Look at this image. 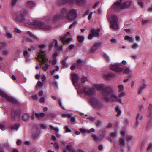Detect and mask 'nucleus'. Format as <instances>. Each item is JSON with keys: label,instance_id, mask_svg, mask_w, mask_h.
Masks as SVG:
<instances>
[{"label": "nucleus", "instance_id": "34", "mask_svg": "<svg viewBox=\"0 0 152 152\" xmlns=\"http://www.w3.org/2000/svg\"><path fill=\"white\" fill-rule=\"evenodd\" d=\"M6 36L8 38H11L13 37L12 34L9 32H7L5 33Z\"/></svg>", "mask_w": 152, "mask_h": 152}, {"label": "nucleus", "instance_id": "33", "mask_svg": "<svg viewBox=\"0 0 152 152\" xmlns=\"http://www.w3.org/2000/svg\"><path fill=\"white\" fill-rule=\"evenodd\" d=\"M119 142L120 144L122 146H125V142L123 137L121 138L119 140Z\"/></svg>", "mask_w": 152, "mask_h": 152}, {"label": "nucleus", "instance_id": "23", "mask_svg": "<svg viewBox=\"0 0 152 152\" xmlns=\"http://www.w3.org/2000/svg\"><path fill=\"white\" fill-rule=\"evenodd\" d=\"M143 118V117L142 115H140L139 113H138L137 115L136 118V124L137 126L139 124L138 121L139 120H142Z\"/></svg>", "mask_w": 152, "mask_h": 152}, {"label": "nucleus", "instance_id": "21", "mask_svg": "<svg viewBox=\"0 0 152 152\" xmlns=\"http://www.w3.org/2000/svg\"><path fill=\"white\" fill-rule=\"evenodd\" d=\"M152 107V105L151 104H149V106L148 109V113L147 114V116L150 117L151 116L152 113L151 111V108Z\"/></svg>", "mask_w": 152, "mask_h": 152}, {"label": "nucleus", "instance_id": "14", "mask_svg": "<svg viewBox=\"0 0 152 152\" xmlns=\"http://www.w3.org/2000/svg\"><path fill=\"white\" fill-rule=\"evenodd\" d=\"M68 13L67 10L66 8H63L61 9L60 13L58 14L62 18H64L67 16Z\"/></svg>", "mask_w": 152, "mask_h": 152}, {"label": "nucleus", "instance_id": "58", "mask_svg": "<svg viewBox=\"0 0 152 152\" xmlns=\"http://www.w3.org/2000/svg\"><path fill=\"white\" fill-rule=\"evenodd\" d=\"M82 63V61L81 60H78L77 61V67L80 66V64Z\"/></svg>", "mask_w": 152, "mask_h": 152}, {"label": "nucleus", "instance_id": "45", "mask_svg": "<svg viewBox=\"0 0 152 152\" xmlns=\"http://www.w3.org/2000/svg\"><path fill=\"white\" fill-rule=\"evenodd\" d=\"M23 54L24 56L26 58L29 57V55L27 50L25 51L24 52Z\"/></svg>", "mask_w": 152, "mask_h": 152}, {"label": "nucleus", "instance_id": "39", "mask_svg": "<svg viewBox=\"0 0 152 152\" xmlns=\"http://www.w3.org/2000/svg\"><path fill=\"white\" fill-rule=\"evenodd\" d=\"M58 104H59L60 107L63 109H65V108L62 106V99L61 98H60L58 99Z\"/></svg>", "mask_w": 152, "mask_h": 152}, {"label": "nucleus", "instance_id": "6", "mask_svg": "<svg viewBox=\"0 0 152 152\" xmlns=\"http://www.w3.org/2000/svg\"><path fill=\"white\" fill-rule=\"evenodd\" d=\"M90 102L95 108L101 109L103 108V105L102 102L95 98H93L90 100Z\"/></svg>", "mask_w": 152, "mask_h": 152}, {"label": "nucleus", "instance_id": "28", "mask_svg": "<svg viewBox=\"0 0 152 152\" xmlns=\"http://www.w3.org/2000/svg\"><path fill=\"white\" fill-rule=\"evenodd\" d=\"M66 59L65 58L63 60L62 62V64L64 67L65 68H66L68 66V65H67V63H66Z\"/></svg>", "mask_w": 152, "mask_h": 152}, {"label": "nucleus", "instance_id": "46", "mask_svg": "<svg viewBox=\"0 0 152 152\" xmlns=\"http://www.w3.org/2000/svg\"><path fill=\"white\" fill-rule=\"evenodd\" d=\"M96 126L98 127L101 125L102 122L101 121L98 120L96 122Z\"/></svg>", "mask_w": 152, "mask_h": 152}, {"label": "nucleus", "instance_id": "7", "mask_svg": "<svg viewBox=\"0 0 152 152\" xmlns=\"http://www.w3.org/2000/svg\"><path fill=\"white\" fill-rule=\"evenodd\" d=\"M109 20L110 22L111 27L113 29H117L118 26L117 23L118 18L117 16L115 15H112Z\"/></svg>", "mask_w": 152, "mask_h": 152}, {"label": "nucleus", "instance_id": "32", "mask_svg": "<svg viewBox=\"0 0 152 152\" xmlns=\"http://www.w3.org/2000/svg\"><path fill=\"white\" fill-rule=\"evenodd\" d=\"M125 39L126 40H128L129 42H132L133 40V39L131 37L126 36L125 37Z\"/></svg>", "mask_w": 152, "mask_h": 152}, {"label": "nucleus", "instance_id": "25", "mask_svg": "<svg viewBox=\"0 0 152 152\" xmlns=\"http://www.w3.org/2000/svg\"><path fill=\"white\" fill-rule=\"evenodd\" d=\"M61 18V16H60V15H59V14H57L55 15L53 18V20L54 21H56L58 20L59 18Z\"/></svg>", "mask_w": 152, "mask_h": 152}, {"label": "nucleus", "instance_id": "52", "mask_svg": "<svg viewBox=\"0 0 152 152\" xmlns=\"http://www.w3.org/2000/svg\"><path fill=\"white\" fill-rule=\"evenodd\" d=\"M49 66V65L47 64H46L45 66L42 67V69L43 70L46 71Z\"/></svg>", "mask_w": 152, "mask_h": 152}, {"label": "nucleus", "instance_id": "40", "mask_svg": "<svg viewBox=\"0 0 152 152\" xmlns=\"http://www.w3.org/2000/svg\"><path fill=\"white\" fill-rule=\"evenodd\" d=\"M92 137L94 140L96 141H98L99 140V138L96 135L93 134Z\"/></svg>", "mask_w": 152, "mask_h": 152}, {"label": "nucleus", "instance_id": "10", "mask_svg": "<svg viewBox=\"0 0 152 152\" xmlns=\"http://www.w3.org/2000/svg\"><path fill=\"white\" fill-rule=\"evenodd\" d=\"M77 11L74 9H72L70 11L67 15V18L70 21H73L77 16Z\"/></svg>", "mask_w": 152, "mask_h": 152}, {"label": "nucleus", "instance_id": "61", "mask_svg": "<svg viewBox=\"0 0 152 152\" xmlns=\"http://www.w3.org/2000/svg\"><path fill=\"white\" fill-rule=\"evenodd\" d=\"M7 43L5 42H2L1 43V48L4 47L7 45Z\"/></svg>", "mask_w": 152, "mask_h": 152}, {"label": "nucleus", "instance_id": "26", "mask_svg": "<svg viewBox=\"0 0 152 152\" xmlns=\"http://www.w3.org/2000/svg\"><path fill=\"white\" fill-rule=\"evenodd\" d=\"M86 2V0H76L77 4L79 5H83Z\"/></svg>", "mask_w": 152, "mask_h": 152}, {"label": "nucleus", "instance_id": "17", "mask_svg": "<svg viewBox=\"0 0 152 152\" xmlns=\"http://www.w3.org/2000/svg\"><path fill=\"white\" fill-rule=\"evenodd\" d=\"M126 95V93L125 92H122L120 93L118 95V101L121 104L122 103L121 98L124 96Z\"/></svg>", "mask_w": 152, "mask_h": 152}, {"label": "nucleus", "instance_id": "29", "mask_svg": "<svg viewBox=\"0 0 152 152\" xmlns=\"http://www.w3.org/2000/svg\"><path fill=\"white\" fill-rule=\"evenodd\" d=\"M78 41L80 42H82L84 39V37L83 36H79L77 37Z\"/></svg>", "mask_w": 152, "mask_h": 152}, {"label": "nucleus", "instance_id": "64", "mask_svg": "<svg viewBox=\"0 0 152 152\" xmlns=\"http://www.w3.org/2000/svg\"><path fill=\"white\" fill-rule=\"evenodd\" d=\"M35 47L34 46L32 45L31 46V48H29L28 50H29L30 51H32L34 50H35Z\"/></svg>", "mask_w": 152, "mask_h": 152}, {"label": "nucleus", "instance_id": "48", "mask_svg": "<svg viewBox=\"0 0 152 152\" xmlns=\"http://www.w3.org/2000/svg\"><path fill=\"white\" fill-rule=\"evenodd\" d=\"M54 148L57 150H58L59 148V146L58 143L57 142H55L54 144Z\"/></svg>", "mask_w": 152, "mask_h": 152}, {"label": "nucleus", "instance_id": "13", "mask_svg": "<svg viewBox=\"0 0 152 152\" xmlns=\"http://www.w3.org/2000/svg\"><path fill=\"white\" fill-rule=\"evenodd\" d=\"M20 113L19 111L16 110L12 111L11 114L12 119L15 120L16 118H18Z\"/></svg>", "mask_w": 152, "mask_h": 152}, {"label": "nucleus", "instance_id": "42", "mask_svg": "<svg viewBox=\"0 0 152 152\" xmlns=\"http://www.w3.org/2000/svg\"><path fill=\"white\" fill-rule=\"evenodd\" d=\"M64 129H65V131L66 132H70L71 131V130L68 126H65Z\"/></svg>", "mask_w": 152, "mask_h": 152}, {"label": "nucleus", "instance_id": "37", "mask_svg": "<svg viewBox=\"0 0 152 152\" xmlns=\"http://www.w3.org/2000/svg\"><path fill=\"white\" fill-rule=\"evenodd\" d=\"M115 109L117 112V114L116 115V116H119L121 114V112L120 109L117 106L115 108Z\"/></svg>", "mask_w": 152, "mask_h": 152}, {"label": "nucleus", "instance_id": "62", "mask_svg": "<svg viewBox=\"0 0 152 152\" xmlns=\"http://www.w3.org/2000/svg\"><path fill=\"white\" fill-rule=\"evenodd\" d=\"M37 85L39 87H42V86L43 83L40 81H39L37 83Z\"/></svg>", "mask_w": 152, "mask_h": 152}, {"label": "nucleus", "instance_id": "9", "mask_svg": "<svg viewBox=\"0 0 152 152\" xmlns=\"http://www.w3.org/2000/svg\"><path fill=\"white\" fill-rule=\"evenodd\" d=\"M122 65V64L120 63H116L114 64H111L110 65V68L112 70L115 71L116 72H122L123 69L122 68L120 67V66Z\"/></svg>", "mask_w": 152, "mask_h": 152}, {"label": "nucleus", "instance_id": "43", "mask_svg": "<svg viewBox=\"0 0 152 152\" xmlns=\"http://www.w3.org/2000/svg\"><path fill=\"white\" fill-rule=\"evenodd\" d=\"M62 115L63 117H68L69 118L71 117L72 116L71 115L68 113L62 114Z\"/></svg>", "mask_w": 152, "mask_h": 152}, {"label": "nucleus", "instance_id": "2", "mask_svg": "<svg viewBox=\"0 0 152 152\" xmlns=\"http://www.w3.org/2000/svg\"><path fill=\"white\" fill-rule=\"evenodd\" d=\"M114 92L111 87L109 86L106 88L102 91L104 99L107 102H109L110 99L113 102L118 101V97Z\"/></svg>", "mask_w": 152, "mask_h": 152}, {"label": "nucleus", "instance_id": "22", "mask_svg": "<svg viewBox=\"0 0 152 152\" xmlns=\"http://www.w3.org/2000/svg\"><path fill=\"white\" fill-rule=\"evenodd\" d=\"M66 148L67 149L71 151L72 152H75V151L73 148L71 143H70L69 144L67 145Z\"/></svg>", "mask_w": 152, "mask_h": 152}, {"label": "nucleus", "instance_id": "3", "mask_svg": "<svg viewBox=\"0 0 152 152\" xmlns=\"http://www.w3.org/2000/svg\"><path fill=\"white\" fill-rule=\"evenodd\" d=\"M39 47L40 48L41 51L37 53V58H36L39 62L43 64H45L48 61V59L46 56L45 52L42 50L45 48V46L44 44H42L40 45Z\"/></svg>", "mask_w": 152, "mask_h": 152}, {"label": "nucleus", "instance_id": "35", "mask_svg": "<svg viewBox=\"0 0 152 152\" xmlns=\"http://www.w3.org/2000/svg\"><path fill=\"white\" fill-rule=\"evenodd\" d=\"M87 80V78L84 76H83L81 78V83L83 84Z\"/></svg>", "mask_w": 152, "mask_h": 152}, {"label": "nucleus", "instance_id": "38", "mask_svg": "<svg viewBox=\"0 0 152 152\" xmlns=\"http://www.w3.org/2000/svg\"><path fill=\"white\" fill-rule=\"evenodd\" d=\"M139 47V45L137 43H135L132 45V48L133 49H135Z\"/></svg>", "mask_w": 152, "mask_h": 152}, {"label": "nucleus", "instance_id": "15", "mask_svg": "<svg viewBox=\"0 0 152 152\" xmlns=\"http://www.w3.org/2000/svg\"><path fill=\"white\" fill-rule=\"evenodd\" d=\"M101 43L100 42L95 43L91 48V51L92 52L95 51L99 48L101 46Z\"/></svg>", "mask_w": 152, "mask_h": 152}, {"label": "nucleus", "instance_id": "56", "mask_svg": "<svg viewBox=\"0 0 152 152\" xmlns=\"http://www.w3.org/2000/svg\"><path fill=\"white\" fill-rule=\"evenodd\" d=\"M77 23L76 22H74L69 27V28H70L73 27L77 25Z\"/></svg>", "mask_w": 152, "mask_h": 152}, {"label": "nucleus", "instance_id": "18", "mask_svg": "<svg viewBox=\"0 0 152 152\" xmlns=\"http://www.w3.org/2000/svg\"><path fill=\"white\" fill-rule=\"evenodd\" d=\"M146 85L144 81H143L142 82V84H141L140 86L138 92V93L139 94L142 93V91L146 88Z\"/></svg>", "mask_w": 152, "mask_h": 152}, {"label": "nucleus", "instance_id": "44", "mask_svg": "<svg viewBox=\"0 0 152 152\" xmlns=\"http://www.w3.org/2000/svg\"><path fill=\"white\" fill-rule=\"evenodd\" d=\"M3 54L5 55H8L10 54L9 50L7 49H5L3 51Z\"/></svg>", "mask_w": 152, "mask_h": 152}, {"label": "nucleus", "instance_id": "27", "mask_svg": "<svg viewBox=\"0 0 152 152\" xmlns=\"http://www.w3.org/2000/svg\"><path fill=\"white\" fill-rule=\"evenodd\" d=\"M118 91L119 92H123L124 90V87L122 85H119L118 86Z\"/></svg>", "mask_w": 152, "mask_h": 152}, {"label": "nucleus", "instance_id": "55", "mask_svg": "<svg viewBox=\"0 0 152 152\" xmlns=\"http://www.w3.org/2000/svg\"><path fill=\"white\" fill-rule=\"evenodd\" d=\"M104 57L107 61H108L110 60V58L107 55L104 54Z\"/></svg>", "mask_w": 152, "mask_h": 152}, {"label": "nucleus", "instance_id": "47", "mask_svg": "<svg viewBox=\"0 0 152 152\" xmlns=\"http://www.w3.org/2000/svg\"><path fill=\"white\" fill-rule=\"evenodd\" d=\"M131 72V71L129 68H126L124 71V72L125 73H129Z\"/></svg>", "mask_w": 152, "mask_h": 152}, {"label": "nucleus", "instance_id": "63", "mask_svg": "<svg viewBox=\"0 0 152 152\" xmlns=\"http://www.w3.org/2000/svg\"><path fill=\"white\" fill-rule=\"evenodd\" d=\"M80 130L81 132L83 133L87 132L88 131V130H86V129H80Z\"/></svg>", "mask_w": 152, "mask_h": 152}, {"label": "nucleus", "instance_id": "57", "mask_svg": "<svg viewBox=\"0 0 152 152\" xmlns=\"http://www.w3.org/2000/svg\"><path fill=\"white\" fill-rule=\"evenodd\" d=\"M117 134V132H114L111 133L110 134V135H111V136L112 137H114L116 136Z\"/></svg>", "mask_w": 152, "mask_h": 152}, {"label": "nucleus", "instance_id": "16", "mask_svg": "<svg viewBox=\"0 0 152 152\" xmlns=\"http://www.w3.org/2000/svg\"><path fill=\"white\" fill-rule=\"evenodd\" d=\"M94 87L98 90H102V91L106 88L103 89L104 85L103 84H96L94 85Z\"/></svg>", "mask_w": 152, "mask_h": 152}, {"label": "nucleus", "instance_id": "5", "mask_svg": "<svg viewBox=\"0 0 152 152\" xmlns=\"http://www.w3.org/2000/svg\"><path fill=\"white\" fill-rule=\"evenodd\" d=\"M79 94H83V93L90 96H94L96 93L94 89L90 87H84L82 91H78Z\"/></svg>", "mask_w": 152, "mask_h": 152}, {"label": "nucleus", "instance_id": "11", "mask_svg": "<svg viewBox=\"0 0 152 152\" xmlns=\"http://www.w3.org/2000/svg\"><path fill=\"white\" fill-rule=\"evenodd\" d=\"M100 30L99 29H97L95 30L94 28L91 29V33L90 34L88 37L89 39H92L94 36L97 37L99 35V32Z\"/></svg>", "mask_w": 152, "mask_h": 152}, {"label": "nucleus", "instance_id": "24", "mask_svg": "<svg viewBox=\"0 0 152 152\" xmlns=\"http://www.w3.org/2000/svg\"><path fill=\"white\" fill-rule=\"evenodd\" d=\"M35 115L37 118L39 119L44 117L45 115V114L43 113H36L35 114Z\"/></svg>", "mask_w": 152, "mask_h": 152}, {"label": "nucleus", "instance_id": "30", "mask_svg": "<svg viewBox=\"0 0 152 152\" xmlns=\"http://www.w3.org/2000/svg\"><path fill=\"white\" fill-rule=\"evenodd\" d=\"M29 118V115L28 114H24L23 116V118L25 121H27Z\"/></svg>", "mask_w": 152, "mask_h": 152}, {"label": "nucleus", "instance_id": "12", "mask_svg": "<svg viewBox=\"0 0 152 152\" xmlns=\"http://www.w3.org/2000/svg\"><path fill=\"white\" fill-rule=\"evenodd\" d=\"M71 75L73 83L74 86L76 87L77 83L79 80V77L77 74L75 73L72 74Z\"/></svg>", "mask_w": 152, "mask_h": 152}, {"label": "nucleus", "instance_id": "4", "mask_svg": "<svg viewBox=\"0 0 152 152\" xmlns=\"http://www.w3.org/2000/svg\"><path fill=\"white\" fill-rule=\"evenodd\" d=\"M119 1L120 2L118 1L115 3L113 7L115 10H119L120 9H124L130 7L132 4V2L131 1H128L123 3L121 5L120 3L122 0H119Z\"/></svg>", "mask_w": 152, "mask_h": 152}, {"label": "nucleus", "instance_id": "53", "mask_svg": "<svg viewBox=\"0 0 152 152\" xmlns=\"http://www.w3.org/2000/svg\"><path fill=\"white\" fill-rule=\"evenodd\" d=\"M111 41L112 43L115 44L116 43L118 42L117 40L116 39L113 38L111 39Z\"/></svg>", "mask_w": 152, "mask_h": 152}, {"label": "nucleus", "instance_id": "31", "mask_svg": "<svg viewBox=\"0 0 152 152\" xmlns=\"http://www.w3.org/2000/svg\"><path fill=\"white\" fill-rule=\"evenodd\" d=\"M19 127V125L18 124H16L14 126L11 127V129L13 130L17 131Z\"/></svg>", "mask_w": 152, "mask_h": 152}, {"label": "nucleus", "instance_id": "49", "mask_svg": "<svg viewBox=\"0 0 152 152\" xmlns=\"http://www.w3.org/2000/svg\"><path fill=\"white\" fill-rule=\"evenodd\" d=\"M45 98L44 97H42L40 98L39 100V102L41 103H43L45 102Z\"/></svg>", "mask_w": 152, "mask_h": 152}, {"label": "nucleus", "instance_id": "8", "mask_svg": "<svg viewBox=\"0 0 152 152\" xmlns=\"http://www.w3.org/2000/svg\"><path fill=\"white\" fill-rule=\"evenodd\" d=\"M0 96L5 98L8 101L12 103L16 104L18 102L16 99L12 97L8 96L1 90H0Z\"/></svg>", "mask_w": 152, "mask_h": 152}, {"label": "nucleus", "instance_id": "54", "mask_svg": "<svg viewBox=\"0 0 152 152\" xmlns=\"http://www.w3.org/2000/svg\"><path fill=\"white\" fill-rule=\"evenodd\" d=\"M32 97L34 100H37L38 99V97L37 95H33Z\"/></svg>", "mask_w": 152, "mask_h": 152}, {"label": "nucleus", "instance_id": "50", "mask_svg": "<svg viewBox=\"0 0 152 152\" xmlns=\"http://www.w3.org/2000/svg\"><path fill=\"white\" fill-rule=\"evenodd\" d=\"M66 38V35H64V36L61 38V40L62 42H63L64 43Z\"/></svg>", "mask_w": 152, "mask_h": 152}, {"label": "nucleus", "instance_id": "19", "mask_svg": "<svg viewBox=\"0 0 152 152\" xmlns=\"http://www.w3.org/2000/svg\"><path fill=\"white\" fill-rule=\"evenodd\" d=\"M115 75L112 73H109L103 75V77L106 80L109 79L110 77L115 76Z\"/></svg>", "mask_w": 152, "mask_h": 152}, {"label": "nucleus", "instance_id": "60", "mask_svg": "<svg viewBox=\"0 0 152 152\" xmlns=\"http://www.w3.org/2000/svg\"><path fill=\"white\" fill-rule=\"evenodd\" d=\"M88 118L91 121H93L95 120V118L94 117H93L92 116H89L87 118Z\"/></svg>", "mask_w": 152, "mask_h": 152}, {"label": "nucleus", "instance_id": "41", "mask_svg": "<svg viewBox=\"0 0 152 152\" xmlns=\"http://www.w3.org/2000/svg\"><path fill=\"white\" fill-rule=\"evenodd\" d=\"M27 34H28L29 35L31 36L32 37H34L36 39H38V37H37L36 36H34V35L30 31H28L27 32Z\"/></svg>", "mask_w": 152, "mask_h": 152}, {"label": "nucleus", "instance_id": "51", "mask_svg": "<svg viewBox=\"0 0 152 152\" xmlns=\"http://www.w3.org/2000/svg\"><path fill=\"white\" fill-rule=\"evenodd\" d=\"M148 151L151 152H152V144H151L149 145L148 148Z\"/></svg>", "mask_w": 152, "mask_h": 152}, {"label": "nucleus", "instance_id": "1", "mask_svg": "<svg viewBox=\"0 0 152 152\" xmlns=\"http://www.w3.org/2000/svg\"><path fill=\"white\" fill-rule=\"evenodd\" d=\"M35 3L32 0L28 1L26 4V7L21 8L15 15L17 20H20L26 25H30L33 27H37L45 30H49L51 27L43 22L38 20H33L30 22L26 19V17L29 12V8H31L35 6Z\"/></svg>", "mask_w": 152, "mask_h": 152}, {"label": "nucleus", "instance_id": "59", "mask_svg": "<svg viewBox=\"0 0 152 152\" xmlns=\"http://www.w3.org/2000/svg\"><path fill=\"white\" fill-rule=\"evenodd\" d=\"M133 138L132 136H129L127 137L126 140L128 141H129L131 140H132Z\"/></svg>", "mask_w": 152, "mask_h": 152}, {"label": "nucleus", "instance_id": "20", "mask_svg": "<svg viewBox=\"0 0 152 152\" xmlns=\"http://www.w3.org/2000/svg\"><path fill=\"white\" fill-rule=\"evenodd\" d=\"M50 128L51 130H55L56 132L57 135L58 137H60V135L58 133L59 132V129L58 128L55 127L52 125L50 126Z\"/></svg>", "mask_w": 152, "mask_h": 152}, {"label": "nucleus", "instance_id": "36", "mask_svg": "<svg viewBox=\"0 0 152 152\" xmlns=\"http://www.w3.org/2000/svg\"><path fill=\"white\" fill-rule=\"evenodd\" d=\"M75 0H63L62 1V3L63 4H65L67 2L69 3H73Z\"/></svg>", "mask_w": 152, "mask_h": 152}]
</instances>
